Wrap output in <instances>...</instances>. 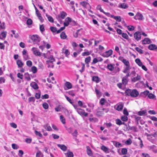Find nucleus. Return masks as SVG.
Instances as JSON below:
<instances>
[{
  "mask_svg": "<svg viewBox=\"0 0 157 157\" xmlns=\"http://www.w3.org/2000/svg\"><path fill=\"white\" fill-rule=\"evenodd\" d=\"M114 19L117 21L120 22L121 21V18L120 16H116L114 17Z\"/></svg>",
  "mask_w": 157,
  "mask_h": 157,
  "instance_id": "62",
  "label": "nucleus"
},
{
  "mask_svg": "<svg viewBox=\"0 0 157 157\" xmlns=\"http://www.w3.org/2000/svg\"><path fill=\"white\" fill-rule=\"evenodd\" d=\"M128 81L127 77H124L122 79V83L124 85H126L127 84Z\"/></svg>",
  "mask_w": 157,
  "mask_h": 157,
  "instance_id": "30",
  "label": "nucleus"
},
{
  "mask_svg": "<svg viewBox=\"0 0 157 157\" xmlns=\"http://www.w3.org/2000/svg\"><path fill=\"white\" fill-rule=\"evenodd\" d=\"M124 105L123 104H120L117 106L116 109L118 111H121L123 109Z\"/></svg>",
  "mask_w": 157,
  "mask_h": 157,
  "instance_id": "28",
  "label": "nucleus"
},
{
  "mask_svg": "<svg viewBox=\"0 0 157 157\" xmlns=\"http://www.w3.org/2000/svg\"><path fill=\"white\" fill-rule=\"evenodd\" d=\"M142 44H148L151 42L150 39L148 38H145L142 41Z\"/></svg>",
  "mask_w": 157,
  "mask_h": 157,
  "instance_id": "6",
  "label": "nucleus"
},
{
  "mask_svg": "<svg viewBox=\"0 0 157 157\" xmlns=\"http://www.w3.org/2000/svg\"><path fill=\"white\" fill-rule=\"evenodd\" d=\"M123 63L126 66H129V63L128 60H127L126 59H123Z\"/></svg>",
  "mask_w": 157,
  "mask_h": 157,
  "instance_id": "40",
  "label": "nucleus"
},
{
  "mask_svg": "<svg viewBox=\"0 0 157 157\" xmlns=\"http://www.w3.org/2000/svg\"><path fill=\"white\" fill-rule=\"evenodd\" d=\"M134 18L136 20H142L143 19V17L142 14L138 13L134 17Z\"/></svg>",
  "mask_w": 157,
  "mask_h": 157,
  "instance_id": "8",
  "label": "nucleus"
},
{
  "mask_svg": "<svg viewBox=\"0 0 157 157\" xmlns=\"http://www.w3.org/2000/svg\"><path fill=\"white\" fill-rule=\"evenodd\" d=\"M132 143V141L129 138L125 142V144L126 145H129L131 144Z\"/></svg>",
  "mask_w": 157,
  "mask_h": 157,
  "instance_id": "47",
  "label": "nucleus"
},
{
  "mask_svg": "<svg viewBox=\"0 0 157 157\" xmlns=\"http://www.w3.org/2000/svg\"><path fill=\"white\" fill-rule=\"evenodd\" d=\"M91 60V57L90 56H88L86 58L85 60V62L86 63L88 64L90 62Z\"/></svg>",
  "mask_w": 157,
  "mask_h": 157,
  "instance_id": "45",
  "label": "nucleus"
},
{
  "mask_svg": "<svg viewBox=\"0 0 157 157\" xmlns=\"http://www.w3.org/2000/svg\"><path fill=\"white\" fill-rule=\"evenodd\" d=\"M121 119L123 121H126L128 120V118L127 116L124 115L121 117Z\"/></svg>",
  "mask_w": 157,
  "mask_h": 157,
  "instance_id": "36",
  "label": "nucleus"
},
{
  "mask_svg": "<svg viewBox=\"0 0 157 157\" xmlns=\"http://www.w3.org/2000/svg\"><path fill=\"white\" fill-rule=\"evenodd\" d=\"M101 149L106 153H109V149L104 146H102L101 147Z\"/></svg>",
  "mask_w": 157,
  "mask_h": 157,
  "instance_id": "17",
  "label": "nucleus"
},
{
  "mask_svg": "<svg viewBox=\"0 0 157 157\" xmlns=\"http://www.w3.org/2000/svg\"><path fill=\"white\" fill-rule=\"evenodd\" d=\"M123 113L124 115L125 116H128L129 114L128 113V112L126 108H124L123 111Z\"/></svg>",
  "mask_w": 157,
  "mask_h": 157,
  "instance_id": "52",
  "label": "nucleus"
},
{
  "mask_svg": "<svg viewBox=\"0 0 157 157\" xmlns=\"http://www.w3.org/2000/svg\"><path fill=\"white\" fill-rule=\"evenodd\" d=\"M113 144L117 147H120L122 146L121 144L116 141H114Z\"/></svg>",
  "mask_w": 157,
  "mask_h": 157,
  "instance_id": "20",
  "label": "nucleus"
},
{
  "mask_svg": "<svg viewBox=\"0 0 157 157\" xmlns=\"http://www.w3.org/2000/svg\"><path fill=\"white\" fill-rule=\"evenodd\" d=\"M149 91L147 90H146L144 91V92H142L140 94V96L144 97H145L146 96L148 95L149 94Z\"/></svg>",
  "mask_w": 157,
  "mask_h": 157,
  "instance_id": "13",
  "label": "nucleus"
},
{
  "mask_svg": "<svg viewBox=\"0 0 157 157\" xmlns=\"http://www.w3.org/2000/svg\"><path fill=\"white\" fill-rule=\"evenodd\" d=\"M67 154L68 157H73L74 156L73 153L71 151H68Z\"/></svg>",
  "mask_w": 157,
  "mask_h": 157,
  "instance_id": "50",
  "label": "nucleus"
},
{
  "mask_svg": "<svg viewBox=\"0 0 157 157\" xmlns=\"http://www.w3.org/2000/svg\"><path fill=\"white\" fill-rule=\"evenodd\" d=\"M135 48L136 50L140 54H142L143 53V50L139 48L138 47H136Z\"/></svg>",
  "mask_w": 157,
  "mask_h": 157,
  "instance_id": "44",
  "label": "nucleus"
},
{
  "mask_svg": "<svg viewBox=\"0 0 157 157\" xmlns=\"http://www.w3.org/2000/svg\"><path fill=\"white\" fill-rule=\"evenodd\" d=\"M109 111L108 108H104L101 107H98L96 110L97 116L98 117H101L104 114V112L107 113Z\"/></svg>",
  "mask_w": 157,
  "mask_h": 157,
  "instance_id": "2",
  "label": "nucleus"
},
{
  "mask_svg": "<svg viewBox=\"0 0 157 157\" xmlns=\"http://www.w3.org/2000/svg\"><path fill=\"white\" fill-rule=\"evenodd\" d=\"M113 51L112 50H109L105 52L104 54L105 57H108L112 54Z\"/></svg>",
  "mask_w": 157,
  "mask_h": 157,
  "instance_id": "12",
  "label": "nucleus"
},
{
  "mask_svg": "<svg viewBox=\"0 0 157 157\" xmlns=\"http://www.w3.org/2000/svg\"><path fill=\"white\" fill-rule=\"evenodd\" d=\"M17 64L18 67H22L23 65V63L21 60L19 59L17 61Z\"/></svg>",
  "mask_w": 157,
  "mask_h": 157,
  "instance_id": "22",
  "label": "nucleus"
},
{
  "mask_svg": "<svg viewBox=\"0 0 157 157\" xmlns=\"http://www.w3.org/2000/svg\"><path fill=\"white\" fill-rule=\"evenodd\" d=\"M35 134L36 136H39V137H42V135L41 134L40 132H38L36 130H35Z\"/></svg>",
  "mask_w": 157,
  "mask_h": 157,
  "instance_id": "54",
  "label": "nucleus"
},
{
  "mask_svg": "<svg viewBox=\"0 0 157 157\" xmlns=\"http://www.w3.org/2000/svg\"><path fill=\"white\" fill-rule=\"evenodd\" d=\"M125 94L133 98L136 97L139 95V93L136 89H128L125 91Z\"/></svg>",
  "mask_w": 157,
  "mask_h": 157,
  "instance_id": "1",
  "label": "nucleus"
},
{
  "mask_svg": "<svg viewBox=\"0 0 157 157\" xmlns=\"http://www.w3.org/2000/svg\"><path fill=\"white\" fill-rule=\"evenodd\" d=\"M67 15V14L65 12L62 11L60 14L58 15V16L59 17H61L62 19H63Z\"/></svg>",
  "mask_w": 157,
  "mask_h": 157,
  "instance_id": "16",
  "label": "nucleus"
},
{
  "mask_svg": "<svg viewBox=\"0 0 157 157\" xmlns=\"http://www.w3.org/2000/svg\"><path fill=\"white\" fill-rule=\"evenodd\" d=\"M60 120L62 122L63 124H65V119L64 117H63V115H61L60 116Z\"/></svg>",
  "mask_w": 157,
  "mask_h": 157,
  "instance_id": "42",
  "label": "nucleus"
},
{
  "mask_svg": "<svg viewBox=\"0 0 157 157\" xmlns=\"http://www.w3.org/2000/svg\"><path fill=\"white\" fill-rule=\"evenodd\" d=\"M31 70L33 73H36L37 71V69L36 67L34 66H33L32 67Z\"/></svg>",
  "mask_w": 157,
  "mask_h": 157,
  "instance_id": "46",
  "label": "nucleus"
},
{
  "mask_svg": "<svg viewBox=\"0 0 157 157\" xmlns=\"http://www.w3.org/2000/svg\"><path fill=\"white\" fill-rule=\"evenodd\" d=\"M135 62L139 66L141 67L142 66V63L141 62L140 60L139 59L137 58L135 59Z\"/></svg>",
  "mask_w": 157,
  "mask_h": 157,
  "instance_id": "29",
  "label": "nucleus"
},
{
  "mask_svg": "<svg viewBox=\"0 0 157 157\" xmlns=\"http://www.w3.org/2000/svg\"><path fill=\"white\" fill-rule=\"evenodd\" d=\"M30 85L34 89H37L38 88V86L37 84L35 82L31 83Z\"/></svg>",
  "mask_w": 157,
  "mask_h": 157,
  "instance_id": "24",
  "label": "nucleus"
},
{
  "mask_svg": "<svg viewBox=\"0 0 157 157\" xmlns=\"http://www.w3.org/2000/svg\"><path fill=\"white\" fill-rule=\"evenodd\" d=\"M147 113L146 110H143L138 112L137 114L140 116H143L145 115Z\"/></svg>",
  "mask_w": 157,
  "mask_h": 157,
  "instance_id": "27",
  "label": "nucleus"
},
{
  "mask_svg": "<svg viewBox=\"0 0 157 157\" xmlns=\"http://www.w3.org/2000/svg\"><path fill=\"white\" fill-rule=\"evenodd\" d=\"M71 21L72 19L71 18L69 17H67L65 19V22H64V26H68L69 24V22Z\"/></svg>",
  "mask_w": 157,
  "mask_h": 157,
  "instance_id": "7",
  "label": "nucleus"
},
{
  "mask_svg": "<svg viewBox=\"0 0 157 157\" xmlns=\"http://www.w3.org/2000/svg\"><path fill=\"white\" fill-rule=\"evenodd\" d=\"M50 29L53 33L56 32L57 31V28L56 27L51 26L50 28Z\"/></svg>",
  "mask_w": 157,
  "mask_h": 157,
  "instance_id": "39",
  "label": "nucleus"
},
{
  "mask_svg": "<svg viewBox=\"0 0 157 157\" xmlns=\"http://www.w3.org/2000/svg\"><path fill=\"white\" fill-rule=\"evenodd\" d=\"M12 146V147L14 149H17L19 148V146L15 144H13Z\"/></svg>",
  "mask_w": 157,
  "mask_h": 157,
  "instance_id": "53",
  "label": "nucleus"
},
{
  "mask_svg": "<svg viewBox=\"0 0 157 157\" xmlns=\"http://www.w3.org/2000/svg\"><path fill=\"white\" fill-rule=\"evenodd\" d=\"M121 153L123 155H126L127 153V150L126 148H122Z\"/></svg>",
  "mask_w": 157,
  "mask_h": 157,
  "instance_id": "37",
  "label": "nucleus"
},
{
  "mask_svg": "<svg viewBox=\"0 0 157 157\" xmlns=\"http://www.w3.org/2000/svg\"><path fill=\"white\" fill-rule=\"evenodd\" d=\"M128 29L130 31H132L134 29V27L133 26H128L127 27Z\"/></svg>",
  "mask_w": 157,
  "mask_h": 157,
  "instance_id": "58",
  "label": "nucleus"
},
{
  "mask_svg": "<svg viewBox=\"0 0 157 157\" xmlns=\"http://www.w3.org/2000/svg\"><path fill=\"white\" fill-rule=\"evenodd\" d=\"M7 32L6 31H3L0 34V39L1 40L4 39L6 36Z\"/></svg>",
  "mask_w": 157,
  "mask_h": 157,
  "instance_id": "11",
  "label": "nucleus"
},
{
  "mask_svg": "<svg viewBox=\"0 0 157 157\" xmlns=\"http://www.w3.org/2000/svg\"><path fill=\"white\" fill-rule=\"evenodd\" d=\"M130 68L129 67V66H127L125 68L124 70L123 71V72L126 73H128L129 72V70H130Z\"/></svg>",
  "mask_w": 157,
  "mask_h": 157,
  "instance_id": "48",
  "label": "nucleus"
},
{
  "mask_svg": "<svg viewBox=\"0 0 157 157\" xmlns=\"http://www.w3.org/2000/svg\"><path fill=\"white\" fill-rule=\"evenodd\" d=\"M57 146L59 147L62 150L65 151L67 150V147L64 145L57 144Z\"/></svg>",
  "mask_w": 157,
  "mask_h": 157,
  "instance_id": "15",
  "label": "nucleus"
},
{
  "mask_svg": "<svg viewBox=\"0 0 157 157\" xmlns=\"http://www.w3.org/2000/svg\"><path fill=\"white\" fill-rule=\"evenodd\" d=\"M107 67L110 71H112L114 69L113 66L111 64H108Z\"/></svg>",
  "mask_w": 157,
  "mask_h": 157,
  "instance_id": "34",
  "label": "nucleus"
},
{
  "mask_svg": "<svg viewBox=\"0 0 157 157\" xmlns=\"http://www.w3.org/2000/svg\"><path fill=\"white\" fill-rule=\"evenodd\" d=\"M155 97V96L154 94L152 93H149V94L148 95V97L150 99H153Z\"/></svg>",
  "mask_w": 157,
  "mask_h": 157,
  "instance_id": "43",
  "label": "nucleus"
},
{
  "mask_svg": "<svg viewBox=\"0 0 157 157\" xmlns=\"http://www.w3.org/2000/svg\"><path fill=\"white\" fill-rule=\"evenodd\" d=\"M122 36L123 38H124V39H126L128 40V36L127 34L126 33H123L122 34Z\"/></svg>",
  "mask_w": 157,
  "mask_h": 157,
  "instance_id": "49",
  "label": "nucleus"
},
{
  "mask_svg": "<svg viewBox=\"0 0 157 157\" xmlns=\"http://www.w3.org/2000/svg\"><path fill=\"white\" fill-rule=\"evenodd\" d=\"M148 48L150 50H153L157 49V47L154 44H151L148 46Z\"/></svg>",
  "mask_w": 157,
  "mask_h": 157,
  "instance_id": "18",
  "label": "nucleus"
},
{
  "mask_svg": "<svg viewBox=\"0 0 157 157\" xmlns=\"http://www.w3.org/2000/svg\"><path fill=\"white\" fill-rule=\"evenodd\" d=\"M33 21L31 19H29L27 20L26 23L28 25H30L32 23Z\"/></svg>",
  "mask_w": 157,
  "mask_h": 157,
  "instance_id": "55",
  "label": "nucleus"
},
{
  "mask_svg": "<svg viewBox=\"0 0 157 157\" xmlns=\"http://www.w3.org/2000/svg\"><path fill=\"white\" fill-rule=\"evenodd\" d=\"M65 85L68 89H70L72 88L71 84L69 82H67L65 83Z\"/></svg>",
  "mask_w": 157,
  "mask_h": 157,
  "instance_id": "31",
  "label": "nucleus"
},
{
  "mask_svg": "<svg viewBox=\"0 0 157 157\" xmlns=\"http://www.w3.org/2000/svg\"><path fill=\"white\" fill-rule=\"evenodd\" d=\"M97 8L98 10H99L100 12H104L103 10L101 9V5H99L97 6Z\"/></svg>",
  "mask_w": 157,
  "mask_h": 157,
  "instance_id": "56",
  "label": "nucleus"
},
{
  "mask_svg": "<svg viewBox=\"0 0 157 157\" xmlns=\"http://www.w3.org/2000/svg\"><path fill=\"white\" fill-rule=\"evenodd\" d=\"M141 78V76L138 75H137V76L136 77H134L132 79V82H136V81L140 80Z\"/></svg>",
  "mask_w": 157,
  "mask_h": 157,
  "instance_id": "21",
  "label": "nucleus"
},
{
  "mask_svg": "<svg viewBox=\"0 0 157 157\" xmlns=\"http://www.w3.org/2000/svg\"><path fill=\"white\" fill-rule=\"evenodd\" d=\"M116 122L117 124L121 125V124L122 121L119 119H117L116 120Z\"/></svg>",
  "mask_w": 157,
  "mask_h": 157,
  "instance_id": "57",
  "label": "nucleus"
},
{
  "mask_svg": "<svg viewBox=\"0 0 157 157\" xmlns=\"http://www.w3.org/2000/svg\"><path fill=\"white\" fill-rule=\"evenodd\" d=\"M48 124H47L46 125L44 126V128L47 131H50L52 130V128L50 126H48Z\"/></svg>",
  "mask_w": 157,
  "mask_h": 157,
  "instance_id": "35",
  "label": "nucleus"
},
{
  "mask_svg": "<svg viewBox=\"0 0 157 157\" xmlns=\"http://www.w3.org/2000/svg\"><path fill=\"white\" fill-rule=\"evenodd\" d=\"M92 80L93 81L96 82L97 83H98L100 81V80L98 76H94L92 78Z\"/></svg>",
  "mask_w": 157,
  "mask_h": 157,
  "instance_id": "19",
  "label": "nucleus"
},
{
  "mask_svg": "<svg viewBox=\"0 0 157 157\" xmlns=\"http://www.w3.org/2000/svg\"><path fill=\"white\" fill-rule=\"evenodd\" d=\"M130 126L128 124H126L123 127V130L125 131H130Z\"/></svg>",
  "mask_w": 157,
  "mask_h": 157,
  "instance_id": "23",
  "label": "nucleus"
},
{
  "mask_svg": "<svg viewBox=\"0 0 157 157\" xmlns=\"http://www.w3.org/2000/svg\"><path fill=\"white\" fill-rule=\"evenodd\" d=\"M42 106L45 109H48V108L49 106L48 104L46 102H44L42 104Z\"/></svg>",
  "mask_w": 157,
  "mask_h": 157,
  "instance_id": "41",
  "label": "nucleus"
},
{
  "mask_svg": "<svg viewBox=\"0 0 157 157\" xmlns=\"http://www.w3.org/2000/svg\"><path fill=\"white\" fill-rule=\"evenodd\" d=\"M27 65L29 67H30L32 65V62L30 60H28L26 62Z\"/></svg>",
  "mask_w": 157,
  "mask_h": 157,
  "instance_id": "51",
  "label": "nucleus"
},
{
  "mask_svg": "<svg viewBox=\"0 0 157 157\" xmlns=\"http://www.w3.org/2000/svg\"><path fill=\"white\" fill-rule=\"evenodd\" d=\"M34 54L36 56H40V53L36 49V48L33 47L32 49Z\"/></svg>",
  "mask_w": 157,
  "mask_h": 157,
  "instance_id": "9",
  "label": "nucleus"
},
{
  "mask_svg": "<svg viewBox=\"0 0 157 157\" xmlns=\"http://www.w3.org/2000/svg\"><path fill=\"white\" fill-rule=\"evenodd\" d=\"M25 75L26 76H25V78L26 79H27L28 81H29L31 79V78L30 77V76L29 74L27 73L26 74H25Z\"/></svg>",
  "mask_w": 157,
  "mask_h": 157,
  "instance_id": "61",
  "label": "nucleus"
},
{
  "mask_svg": "<svg viewBox=\"0 0 157 157\" xmlns=\"http://www.w3.org/2000/svg\"><path fill=\"white\" fill-rule=\"evenodd\" d=\"M46 16L47 17L49 21L52 23H53L54 22L53 19L51 16H49L48 14H46Z\"/></svg>",
  "mask_w": 157,
  "mask_h": 157,
  "instance_id": "32",
  "label": "nucleus"
},
{
  "mask_svg": "<svg viewBox=\"0 0 157 157\" xmlns=\"http://www.w3.org/2000/svg\"><path fill=\"white\" fill-rule=\"evenodd\" d=\"M106 101V100L104 98H101L100 101V103L101 105H103L105 102Z\"/></svg>",
  "mask_w": 157,
  "mask_h": 157,
  "instance_id": "38",
  "label": "nucleus"
},
{
  "mask_svg": "<svg viewBox=\"0 0 157 157\" xmlns=\"http://www.w3.org/2000/svg\"><path fill=\"white\" fill-rule=\"evenodd\" d=\"M31 38L35 43H37L40 40V38L37 35H33Z\"/></svg>",
  "mask_w": 157,
  "mask_h": 157,
  "instance_id": "4",
  "label": "nucleus"
},
{
  "mask_svg": "<svg viewBox=\"0 0 157 157\" xmlns=\"http://www.w3.org/2000/svg\"><path fill=\"white\" fill-rule=\"evenodd\" d=\"M54 61H53V60H47L46 61V64H48L51 63L52 64L51 67L52 68H53L54 67V65L53 64V62Z\"/></svg>",
  "mask_w": 157,
  "mask_h": 157,
  "instance_id": "33",
  "label": "nucleus"
},
{
  "mask_svg": "<svg viewBox=\"0 0 157 157\" xmlns=\"http://www.w3.org/2000/svg\"><path fill=\"white\" fill-rule=\"evenodd\" d=\"M40 29L41 32H44L45 30L44 26L43 25H40Z\"/></svg>",
  "mask_w": 157,
  "mask_h": 157,
  "instance_id": "59",
  "label": "nucleus"
},
{
  "mask_svg": "<svg viewBox=\"0 0 157 157\" xmlns=\"http://www.w3.org/2000/svg\"><path fill=\"white\" fill-rule=\"evenodd\" d=\"M135 39L137 41H138L141 40V34L139 31H137L135 32L133 35Z\"/></svg>",
  "mask_w": 157,
  "mask_h": 157,
  "instance_id": "3",
  "label": "nucleus"
},
{
  "mask_svg": "<svg viewBox=\"0 0 157 157\" xmlns=\"http://www.w3.org/2000/svg\"><path fill=\"white\" fill-rule=\"evenodd\" d=\"M60 37L61 39H66L67 38V36L66 35L65 33L64 32H62L60 35Z\"/></svg>",
  "mask_w": 157,
  "mask_h": 157,
  "instance_id": "26",
  "label": "nucleus"
},
{
  "mask_svg": "<svg viewBox=\"0 0 157 157\" xmlns=\"http://www.w3.org/2000/svg\"><path fill=\"white\" fill-rule=\"evenodd\" d=\"M49 98L48 94H46L44 95H42L41 96V98L42 99H47Z\"/></svg>",
  "mask_w": 157,
  "mask_h": 157,
  "instance_id": "63",
  "label": "nucleus"
},
{
  "mask_svg": "<svg viewBox=\"0 0 157 157\" xmlns=\"http://www.w3.org/2000/svg\"><path fill=\"white\" fill-rule=\"evenodd\" d=\"M77 111L80 115L85 117H86L88 114L87 113H86L85 112L84 110L80 108L77 109Z\"/></svg>",
  "mask_w": 157,
  "mask_h": 157,
  "instance_id": "5",
  "label": "nucleus"
},
{
  "mask_svg": "<svg viewBox=\"0 0 157 157\" xmlns=\"http://www.w3.org/2000/svg\"><path fill=\"white\" fill-rule=\"evenodd\" d=\"M87 149V153L88 155L90 156H91L93 155V154L92 151L89 146H86Z\"/></svg>",
  "mask_w": 157,
  "mask_h": 157,
  "instance_id": "14",
  "label": "nucleus"
},
{
  "mask_svg": "<svg viewBox=\"0 0 157 157\" xmlns=\"http://www.w3.org/2000/svg\"><path fill=\"white\" fill-rule=\"evenodd\" d=\"M128 7V5L125 3H120L118 6V8L123 9H127Z\"/></svg>",
  "mask_w": 157,
  "mask_h": 157,
  "instance_id": "10",
  "label": "nucleus"
},
{
  "mask_svg": "<svg viewBox=\"0 0 157 157\" xmlns=\"http://www.w3.org/2000/svg\"><path fill=\"white\" fill-rule=\"evenodd\" d=\"M29 102H34L35 101V98L34 97H31L29 98Z\"/></svg>",
  "mask_w": 157,
  "mask_h": 157,
  "instance_id": "60",
  "label": "nucleus"
},
{
  "mask_svg": "<svg viewBox=\"0 0 157 157\" xmlns=\"http://www.w3.org/2000/svg\"><path fill=\"white\" fill-rule=\"evenodd\" d=\"M130 130H132L135 132H137V128L136 126L130 127Z\"/></svg>",
  "mask_w": 157,
  "mask_h": 157,
  "instance_id": "64",
  "label": "nucleus"
},
{
  "mask_svg": "<svg viewBox=\"0 0 157 157\" xmlns=\"http://www.w3.org/2000/svg\"><path fill=\"white\" fill-rule=\"evenodd\" d=\"M62 52L65 54V56L67 57L70 54V52L68 49H64L63 48Z\"/></svg>",
  "mask_w": 157,
  "mask_h": 157,
  "instance_id": "25",
  "label": "nucleus"
}]
</instances>
